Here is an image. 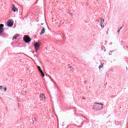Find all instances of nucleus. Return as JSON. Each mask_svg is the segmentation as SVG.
<instances>
[{"label": "nucleus", "mask_w": 128, "mask_h": 128, "mask_svg": "<svg viewBox=\"0 0 128 128\" xmlns=\"http://www.w3.org/2000/svg\"><path fill=\"white\" fill-rule=\"evenodd\" d=\"M104 108V104L100 102H96L93 106V108L98 110H102Z\"/></svg>", "instance_id": "obj_1"}, {"label": "nucleus", "mask_w": 128, "mask_h": 128, "mask_svg": "<svg viewBox=\"0 0 128 128\" xmlns=\"http://www.w3.org/2000/svg\"><path fill=\"white\" fill-rule=\"evenodd\" d=\"M23 40L26 44H28V42H32L30 38L28 36L26 35L24 36Z\"/></svg>", "instance_id": "obj_2"}, {"label": "nucleus", "mask_w": 128, "mask_h": 128, "mask_svg": "<svg viewBox=\"0 0 128 128\" xmlns=\"http://www.w3.org/2000/svg\"><path fill=\"white\" fill-rule=\"evenodd\" d=\"M34 46L36 52H38V50H40V42H36L34 44Z\"/></svg>", "instance_id": "obj_3"}, {"label": "nucleus", "mask_w": 128, "mask_h": 128, "mask_svg": "<svg viewBox=\"0 0 128 128\" xmlns=\"http://www.w3.org/2000/svg\"><path fill=\"white\" fill-rule=\"evenodd\" d=\"M7 24L8 26H12V25L14 24V21L12 20H8Z\"/></svg>", "instance_id": "obj_4"}, {"label": "nucleus", "mask_w": 128, "mask_h": 128, "mask_svg": "<svg viewBox=\"0 0 128 128\" xmlns=\"http://www.w3.org/2000/svg\"><path fill=\"white\" fill-rule=\"evenodd\" d=\"M4 24H0V34H2V32H4Z\"/></svg>", "instance_id": "obj_5"}, {"label": "nucleus", "mask_w": 128, "mask_h": 128, "mask_svg": "<svg viewBox=\"0 0 128 128\" xmlns=\"http://www.w3.org/2000/svg\"><path fill=\"white\" fill-rule=\"evenodd\" d=\"M40 100H46V96H44V94H41L40 95Z\"/></svg>", "instance_id": "obj_6"}, {"label": "nucleus", "mask_w": 128, "mask_h": 128, "mask_svg": "<svg viewBox=\"0 0 128 128\" xmlns=\"http://www.w3.org/2000/svg\"><path fill=\"white\" fill-rule=\"evenodd\" d=\"M12 10L14 12H16L18 10V8H16V6L14 4L12 5Z\"/></svg>", "instance_id": "obj_7"}, {"label": "nucleus", "mask_w": 128, "mask_h": 128, "mask_svg": "<svg viewBox=\"0 0 128 128\" xmlns=\"http://www.w3.org/2000/svg\"><path fill=\"white\" fill-rule=\"evenodd\" d=\"M46 32V28H42L41 30V32H40V34L42 36V34H44Z\"/></svg>", "instance_id": "obj_8"}, {"label": "nucleus", "mask_w": 128, "mask_h": 128, "mask_svg": "<svg viewBox=\"0 0 128 128\" xmlns=\"http://www.w3.org/2000/svg\"><path fill=\"white\" fill-rule=\"evenodd\" d=\"M40 72L41 74V76H42V78H44V74L42 72V70L40 71Z\"/></svg>", "instance_id": "obj_9"}, {"label": "nucleus", "mask_w": 128, "mask_h": 128, "mask_svg": "<svg viewBox=\"0 0 128 128\" xmlns=\"http://www.w3.org/2000/svg\"><path fill=\"white\" fill-rule=\"evenodd\" d=\"M18 36V34H16L15 36H13L12 40H16Z\"/></svg>", "instance_id": "obj_10"}, {"label": "nucleus", "mask_w": 128, "mask_h": 128, "mask_svg": "<svg viewBox=\"0 0 128 128\" xmlns=\"http://www.w3.org/2000/svg\"><path fill=\"white\" fill-rule=\"evenodd\" d=\"M104 66V64H101L99 66V70H100Z\"/></svg>", "instance_id": "obj_11"}, {"label": "nucleus", "mask_w": 128, "mask_h": 128, "mask_svg": "<svg viewBox=\"0 0 128 128\" xmlns=\"http://www.w3.org/2000/svg\"><path fill=\"white\" fill-rule=\"evenodd\" d=\"M37 68H38V70H39V72H40V71L42 70V68H40V66H37Z\"/></svg>", "instance_id": "obj_12"}, {"label": "nucleus", "mask_w": 128, "mask_h": 128, "mask_svg": "<svg viewBox=\"0 0 128 128\" xmlns=\"http://www.w3.org/2000/svg\"><path fill=\"white\" fill-rule=\"evenodd\" d=\"M104 20L102 18L100 20V24H104Z\"/></svg>", "instance_id": "obj_13"}, {"label": "nucleus", "mask_w": 128, "mask_h": 128, "mask_svg": "<svg viewBox=\"0 0 128 128\" xmlns=\"http://www.w3.org/2000/svg\"><path fill=\"white\" fill-rule=\"evenodd\" d=\"M100 26L102 28H104V24H100Z\"/></svg>", "instance_id": "obj_14"}, {"label": "nucleus", "mask_w": 128, "mask_h": 128, "mask_svg": "<svg viewBox=\"0 0 128 128\" xmlns=\"http://www.w3.org/2000/svg\"><path fill=\"white\" fill-rule=\"evenodd\" d=\"M68 66L70 68V70H72V66H70V65H68Z\"/></svg>", "instance_id": "obj_15"}, {"label": "nucleus", "mask_w": 128, "mask_h": 128, "mask_svg": "<svg viewBox=\"0 0 128 128\" xmlns=\"http://www.w3.org/2000/svg\"><path fill=\"white\" fill-rule=\"evenodd\" d=\"M4 92H6V88H4Z\"/></svg>", "instance_id": "obj_16"}, {"label": "nucleus", "mask_w": 128, "mask_h": 128, "mask_svg": "<svg viewBox=\"0 0 128 128\" xmlns=\"http://www.w3.org/2000/svg\"><path fill=\"white\" fill-rule=\"evenodd\" d=\"M34 56H36V58H38V56H36V54H34Z\"/></svg>", "instance_id": "obj_17"}, {"label": "nucleus", "mask_w": 128, "mask_h": 128, "mask_svg": "<svg viewBox=\"0 0 128 128\" xmlns=\"http://www.w3.org/2000/svg\"><path fill=\"white\" fill-rule=\"evenodd\" d=\"M2 88V86H0V88Z\"/></svg>", "instance_id": "obj_18"}, {"label": "nucleus", "mask_w": 128, "mask_h": 128, "mask_svg": "<svg viewBox=\"0 0 128 128\" xmlns=\"http://www.w3.org/2000/svg\"><path fill=\"white\" fill-rule=\"evenodd\" d=\"M120 32V30H118V32Z\"/></svg>", "instance_id": "obj_19"}, {"label": "nucleus", "mask_w": 128, "mask_h": 128, "mask_svg": "<svg viewBox=\"0 0 128 128\" xmlns=\"http://www.w3.org/2000/svg\"><path fill=\"white\" fill-rule=\"evenodd\" d=\"M42 26L44 25V24H41Z\"/></svg>", "instance_id": "obj_20"}, {"label": "nucleus", "mask_w": 128, "mask_h": 128, "mask_svg": "<svg viewBox=\"0 0 128 128\" xmlns=\"http://www.w3.org/2000/svg\"><path fill=\"white\" fill-rule=\"evenodd\" d=\"M122 28H121L120 30H122Z\"/></svg>", "instance_id": "obj_21"}]
</instances>
